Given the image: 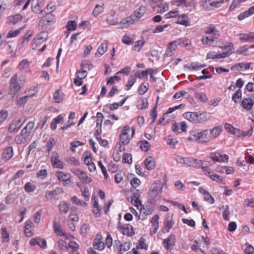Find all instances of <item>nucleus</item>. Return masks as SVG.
<instances>
[{
	"label": "nucleus",
	"mask_w": 254,
	"mask_h": 254,
	"mask_svg": "<svg viewBox=\"0 0 254 254\" xmlns=\"http://www.w3.org/2000/svg\"><path fill=\"white\" fill-rule=\"evenodd\" d=\"M147 246L145 243L144 238L141 237L140 238L139 240L138 243L137 244L136 246V249H147Z\"/></svg>",
	"instance_id": "13d9d810"
},
{
	"label": "nucleus",
	"mask_w": 254,
	"mask_h": 254,
	"mask_svg": "<svg viewBox=\"0 0 254 254\" xmlns=\"http://www.w3.org/2000/svg\"><path fill=\"white\" fill-rule=\"evenodd\" d=\"M239 39L243 42H254V32L240 33L238 35Z\"/></svg>",
	"instance_id": "f8f14e48"
},
{
	"label": "nucleus",
	"mask_w": 254,
	"mask_h": 254,
	"mask_svg": "<svg viewBox=\"0 0 254 254\" xmlns=\"http://www.w3.org/2000/svg\"><path fill=\"white\" fill-rule=\"evenodd\" d=\"M227 54L226 53H222L221 54H217L215 52L211 51L209 52L207 55V59H221L224 58L226 57Z\"/></svg>",
	"instance_id": "473e14b6"
},
{
	"label": "nucleus",
	"mask_w": 254,
	"mask_h": 254,
	"mask_svg": "<svg viewBox=\"0 0 254 254\" xmlns=\"http://www.w3.org/2000/svg\"><path fill=\"white\" fill-rule=\"evenodd\" d=\"M26 138V137L22 135V134L20 133L19 134L15 136L14 141L17 144H21L25 141Z\"/></svg>",
	"instance_id": "4d7b16f0"
},
{
	"label": "nucleus",
	"mask_w": 254,
	"mask_h": 254,
	"mask_svg": "<svg viewBox=\"0 0 254 254\" xmlns=\"http://www.w3.org/2000/svg\"><path fill=\"white\" fill-rule=\"evenodd\" d=\"M153 72L152 69L148 68L145 70L140 71L138 74V77L139 78H142L144 77H147V74Z\"/></svg>",
	"instance_id": "680f3d73"
},
{
	"label": "nucleus",
	"mask_w": 254,
	"mask_h": 254,
	"mask_svg": "<svg viewBox=\"0 0 254 254\" xmlns=\"http://www.w3.org/2000/svg\"><path fill=\"white\" fill-rule=\"evenodd\" d=\"M181 97H185L186 98H189V95L187 92H186L185 91H179V92L176 93L174 94L173 98L174 99H179Z\"/></svg>",
	"instance_id": "0e129e2a"
},
{
	"label": "nucleus",
	"mask_w": 254,
	"mask_h": 254,
	"mask_svg": "<svg viewBox=\"0 0 254 254\" xmlns=\"http://www.w3.org/2000/svg\"><path fill=\"white\" fill-rule=\"evenodd\" d=\"M163 243L166 245L165 247L167 249L174 246L175 244V235H171L168 238L164 240Z\"/></svg>",
	"instance_id": "c756f323"
},
{
	"label": "nucleus",
	"mask_w": 254,
	"mask_h": 254,
	"mask_svg": "<svg viewBox=\"0 0 254 254\" xmlns=\"http://www.w3.org/2000/svg\"><path fill=\"white\" fill-rule=\"evenodd\" d=\"M174 222L172 217L170 216L166 217L164 221V226L161 229V232L165 234L169 232L170 229L173 227Z\"/></svg>",
	"instance_id": "ddd939ff"
},
{
	"label": "nucleus",
	"mask_w": 254,
	"mask_h": 254,
	"mask_svg": "<svg viewBox=\"0 0 254 254\" xmlns=\"http://www.w3.org/2000/svg\"><path fill=\"white\" fill-rule=\"evenodd\" d=\"M21 120H18L15 122L11 123L8 128V131L10 133H12L15 131L18 130L22 124V123H21Z\"/></svg>",
	"instance_id": "cd10ccee"
},
{
	"label": "nucleus",
	"mask_w": 254,
	"mask_h": 254,
	"mask_svg": "<svg viewBox=\"0 0 254 254\" xmlns=\"http://www.w3.org/2000/svg\"><path fill=\"white\" fill-rule=\"evenodd\" d=\"M139 196L140 193L139 190H136V191L133 193V195L131 197L130 200L131 203L136 206L137 208H139L140 205H141Z\"/></svg>",
	"instance_id": "5701e85b"
},
{
	"label": "nucleus",
	"mask_w": 254,
	"mask_h": 254,
	"mask_svg": "<svg viewBox=\"0 0 254 254\" xmlns=\"http://www.w3.org/2000/svg\"><path fill=\"white\" fill-rule=\"evenodd\" d=\"M68 248H70L72 250V252L73 254H79L78 252L79 246L74 241H70L68 245Z\"/></svg>",
	"instance_id": "79ce46f5"
},
{
	"label": "nucleus",
	"mask_w": 254,
	"mask_h": 254,
	"mask_svg": "<svg viewBox=\"0 0 254 254\" xmlns=\"http://www.w3.org/2000/svg\"><path fill=\"white\" fill-rule=\"evenodd\" d=\"M178 45L175 43V41H173L169 44L168 50L167 51V55L171 56L173 51H175L177 48Z\"/></svg>",
	"instance_id": "864d4df0"
},
{
	"label": "nucleus",
	"mask_w": 254,
	"mask_h": 254,
	"mask_svg": "<svg viewBox=\"0 0 254 254\" xmlns=\"http://www.w3.org/2000/svg\"><path fill=\"white\" fill-rule=\"evenodd\" d=\"M144 163L146 165V167L148 170L153 169L155 166V160L152 156H148L145 161Z\"/></svg>",
	"instance_id": "72a5a7b5"
},
{
	"label": "nucleus",
	"mask_w": 254,
	"mask_h": 254,
	"mask_svg": "<svg viewBox=\"0 0 254 254\" xmlns=\"http://www.w3.org/2000/svg\"><path fill=\"white\" fill-rule=\"evenodd\" d=\"M107 50V44L106 43H102L98 49V53L100 56L103 55Z\"/></svg>",
	"instance_id": "bf43d9fd"
},
{
	"label": "nucleus",
	"mask_w": 254,
	"mask_h": 254,
	"mask_svg": "<svg viewBox=\"0 0 254 254\" xmlns=\"http://www.w3.org/2000/svg\"><path fill=\"white\" fill-rule=\"evenodd\" d=\"M24 190L27 192H32L35 191L36 189L35 185L30 182H27L24 186Z\"/></svg>",
	"instance_id": "a18cd8bd"
},
{
	"label": "nucleus",
	"mask_w": 254,
	"mask_h": 254,
	"mask_svg": "<svg viewBox=\"0 0 254 254\" xmlns=\"http://www.w3.org/2000/svg\"><path fill=\"white\" fill-rule=\"evenodd\" d=\"M62 189L58 188L51 191H46L45 194V199L47 200H51L56 198V197L61 193H63Z\"/></svg>",
	"instance_id": "39448f33"
},
{
	"label": "nucleus",
	"mask_w": 254,
	"mask_h": 254,
	"mask_svg": "<svg viewBox=\"0 0 254 254\" xmlns=\"http://www.w3.org/2000/svg\"><path fill=\"white\" fill-rule=\"evenodd\" d=\"M13 155V150L11 146L8 147L5 149L3 153L2 157L8 160L10 159Z\"/></svg>",
	"instance_id": "c9c22d12"
},
{
	"label": "nucleus",
	"mask_w": 254,
	"mask_h": 254,
	"mask_svg": "<svg viewBox=\"0 0 254 254\" xmlns=\"http://www.w3.org/2000/svg\"><path fill=\"white\" fill-rule=\"evenodd\" d=\"M153 8L158 12L163 13L169 9V5L166 2H160L156 5H152Z\"/></svg>",
	"instance_id": "6ab92c4d"
},
{
	"label": "nucleus",
	"mask_w": 254,
	"mask_h": 254,
	"mask_svg": "<svg viewBox=\"0 0 254 254\" xmlns=\"http://www.w3.org/2000/svg\"><path fill=\"white\" fill-rule=\"evenodd\" d=\"M192 167L199 168H201L202 170V171L205 174V172L209 173V168L207 166L206 164V162L202 161L201 160H198L196 159H194V161L193 162V166Z\"/></svg>",
	"instance_id": "6e6552de"
},
{
	"label": "nucleus",
	"mask_w": 254,
	"mask_h": 254,
	"mask_svg": "<svg viewBox=\"0 0 254 254\" xmlns=\"http://www.w3.org/2000/svg\"><path fill=\"white\" fill-rule=\"evenodd\" d=\"M18 67L22 72H27L30 70V62L26 59L23 60L19 64Z\"/></svg>",
	"instance_id": "4be33fe9"
},
{
	"label": "nucleus",
	"mask_w": 254,
	"mask_h": 254,
	"mask_svg": "<svg viewBox=\"0 0 254 254\" xmlns=\"http://www.w3.org/2000/svg\"><path fill=\"white\" fill-rule=\"evenodd\" d=\"M84 163L88 166L89 170L91 171H94L96 170L95 164L92 162L91 158V154L88 152H85L84 154Z\"/></svg>",
	"instance_id": "9d476101"
},
{
	"label": "nucleus",
	"mask_w": 254,
	"mask_h": 254,
	"mask_svg": "<svg viewBox=\"0 0 254 254\" xmlns=\"http://www.w3.org/2000/svg\"><path fill=\"white\" fill-rule=\"evenodd\" d=\"M162 189L163 184L159 181L154 182L151 185L148 192V197L150 203H154L160 198Z\"/></svg>",
	"instance_id": "f257e3e1"
},
{
	"label": "nucleus",
	"mask_w": 254,
	"mask_h": 254,
	"mask_svg": "<svg viewBox=\"0 0 254 254\" xmlns=\"http://www.w3.org/2000/svg\"><path fill=\"white\" fill-rule=\"evenodd\" d=\"M159 216L155 215L150 220V223L152 224V226L153 227V230L150 232L151 235H153L157 233L159 227Z\"/></svg>",
	"instance_id": "a211bd4d"
},
{
	"label": "nucleus",
	"mask_w": 254,
	"mask_h": 254,
	"mask_svg": "<svg viewBox=\"0 0 254 254\" xmlns=\"http://www.w3.org/2000/svg\"><path fill=\"white\" fill-rule=\"evenodd\" d=\"M45 0H33L31 4L32 11L36 13H42L41 8L44 6Z\"/></svg>",
	"instance_id": "7ed1b4c3"
},
{
	"label": "nucleus",
	"mask_w": 254,
	"mask_h": 254,
	"mask_svg": "<svg viewBox=\"0 0 254 254\" xmlns=\"http://www.w3.org/2000/svg\"><path fill=\"white\" fill-rule=\"evenodd\" d=\"M254 104L253 100L250 98H245L243 100L241 106L245 110L249 111L251 109Z\"/></svg>",
	"instance_id": "393cba45"
},
{
	"label": "nucleus",
	"mask_w": 254,
	"mask_h": 254,
	"mask_svg": "<svg viewBox=\"0 0 254 254\" xmlns=\"http://www.w3.org/2000/svg\"><path fill=\"white\" fill-rule=\"evenodd\" d=\"M25 77L24 76H20L18 80V75L15 73L11 78L9 82V92L12 97L16 95V94L22 88L23 83L25 81Z\"/></svg>",
	"instance_id": "f03ea898"
},
{
	"label": "nucleus",
	"mask_w": 254,
	"mask_h": 254,
	"mask_svg": "<svg viewBox=\"0 0 254 254\" xmlns=\"http://www.w3.org/2000/svg\"><path fill=\"white\" fill-rule=\"evenodd\" d=\"M30 244L32 246L38 245L41 248H44L46 246V241L40 238H33L30 240Z\"/></svg>",
	"instance_id": "7c9ffc66"
},
{
	"label": "nucleus",
	"mask_w": 254,
	"mask_h": 254,
	"mask_svg": "<svg viewBox=\"0 0 254 254\" xmlns=\"http://www.w3.org/2000/svg\"><path fill=\"white\" fill-rule=\"evenodd\" d=\"M71 200L72 203L75 204L78 206H85L87 205V203L85 202L78 199L76 196H73L71 198Z\"/></svg>",
	"instance_id": "49530a36"
},
{
	"label": "nucleus",
	"mask_w": 254,
	"mask_h": 254,
	"mask_svg": "<svg viewBox=\"0 0 254 254\" xmlns=\"http://www.w3.org/2000/svg\"><path fill=\"white\" fill-rule=\"evenodd\" d=\"M78 178L83 183L88 184L92 181V179L88 177L86 173L83 171L80 173L79 176Z\"/></svg>",
	"instance_id": "58836bf2"
},
{
	"label": "nucleus",
	"mask_w": 254,
	"mask_h": 254,
	"mask_svg": "<svg viewBox=\"0 0 254 254\" xmlns=\"http://www.w3.org/2000/svg\"><path fill=\"white\" fill-rule=\"evenodd\" d=\"M184 117L191 122L197 123V113L187 112L184 115Z\"/></svg>",
	"instance_id": "e433bc0d"
},
{
	"label": "nucleus",
	"mask_w": 254,
	"mask_h": 254,
	"mask_svg": "<svg viewBox=\"0 0 254 254\" xmlns=\"http://www.w3.org/2000/svg\"><path fill=\"white\" fill-rule=\"evenodd\" d=\"M130 129V127L126 126L124 127L122 133L120 135V140L122 144L126 145L129 142V138L128 136V131Z\"/></svg>",
	"instance_id": "4468645a"
},
{
	"label": "nucleus",
	"mask_w": 254,
	"mask_h": 254,
	"mask_svg": "<svg viewBox=\"0 0 254 254\" xmlns=\"http://www.w3.org/2000/svg\"><path fill=\"white\" fill-rule=\"evenodd\" d=\"M139 144L140 149L144 152H147L150 147L149 142L146 140L140 141Z\"/></svg>",
	"instance_id": "de8ad7c7"
},
{
	"label": "nucleus",
	"mask_w": 254,
	"mask_h": 254,
	"mask_svg": "<svg viewBox=\"0 0 254 254\" xmlns=\"http://www.w3.org/2000/svg\"><path fill=\"white\" fill-rule=\"evenodd\" d=\"M223 210V218L226 220H228L229 219L230 212L229 211V206L227 205L222 206L220 208Z\"/></svg>",
	"instance_id": "3c124183"
},
{
	"label": "nucleus",
	"mask_w": 254,
	"mask_h": 254,
	"mask_svg": "<svg viewBox=\"0 0 254 254\" xmlns=\"http://www.w3.org/2000/svg\"><path fill=\"white\" fill-rule=\"evenodd\" d=\"M1 234L2 242H7L9 241V234L7 231V229L5 227L2 226L1 228Z\"/></svg>",
	"instance_id": "a19ab883"
},
{
	"label": "nucleus",
	"mask_w": 254,
	"mask_h": 254,
	"mask_svg": "<svg viewBox=\"0 0 254 254\" xmlns=\"http://www.w3.org/2000/svg\"><path fill=\"white\" fill-rule=\"evenodd\" d=\"M43 41L35 37L33 39V43L32 44V48L33 50H38L39 46H40Z\"/></svg>",
	"instance_id": "e2e57ef3"
},
{
	"label": "nucleus",
	"mask_w": 254,
	"mask_h": 254,
	"mask_svg": "<svg viewBox=\"0 0 254 254\" xmlns=\"http://www.w3.org/2000/svg\"><path fill=\"white\" fill-rule=\"evenodd\" d=\"M60 211L62 214H66L69 210V206L67 203L63 202L60 205Z\"/></svg>",
	"instance_id": "603ef678"
},
{
	"label": "nucleus",
	"mask_w": 254,
	"mask_h": 254,
	"mask_svg": "<svg viewBox=\"0 0 254 254\" xmlns=\"http://www.w3.org/2000/svg\"><path fill=\"white\" fill-rule=\"evenodd\" d=\"M80 191L84 199L86 200H88L90 198V194L88 188L87 187H84L83 188H80Z\"/></svg>",
	"instance_id": "6e6d98bb"
},
{
	"label": "nucleus",
	"mask_w": 254,
	"mask_h": 254,
	"mask_svg": "<svg viewBox=\"0 0 254 254\" xmlns=\"http://www.w3.org/2000/svg\"><path fill=\"white\" fill-rule=\"evenodd\" d=\"M58 247L61 250H67L68 249V245L65 241L63 240H60L58 242Z\"/></svg>",
	"instance_id": "338daca9"
},
{
	"label": "nucleus",
	"mask_w": 254,
	"mask_h": 254,
	"mask_svg": "<svg viewBox=\"0 0 254 254\" xmlns=\"http://www.w3.org/2000/svg\"><path fill=\"white\" fill-rule=\"evenodd\" d=\"M102 236L101 234L96 235L93 242V247L95 249L102 251L105 248V244L102 241Z\"/></svg>",
	"instance_id": "423d86ee"
},
{
	"label": "nucleus",
	"mask_w": 254,
	"mask_h": 254,
	"mask_svg": "<svg viewBox=\"0 0 254 254\" xmlns=\"http://www.w3.org/2000/svg\"><path fill=\"white\" fill-rule=\"evenodd\" d=\"M107 22L108 24L112 25H115L118 23L117 18H115L113 15L108 16L107 18Z\"/></svg>",
	"instance_id": "774afa93"
},
{
	"label": "nucleus",
	"mask_w": 254,
	"mask_h": 254,
	"mask_svg": "<svg viewBox=\"0 0 254 254\" xmlns=\"http://www.w3.org/2000/svg\"><path fill=\"white\" fill-rule=\"evenodd\" d=\"M22 19V16L20 14L10 15L7 18V22L9 24L15 25Z\"/></svg>",
	"instance_id": "b1692460"
},
{
	"label": "nucleus",
	"mask_w": 254,
	"mask_h": 254,
	"mask_svg": "<svg viewBox=\"0 0 254 254\" xmlns=\"http://www.w3.org/2000/svg\"><path fill=\"white\" fill-rule=\"evenodd\" d=\"M34 126L35 124L33 122L28 123L26 126L21 131L20 133L22 134V135L27 138L30 135Z\"/></svg>",
	"instance_id": "dca6fc26"
},
{
	"label": "nucleus",
	"mask_w": 254,
	"mask_h": 254,
	"mask_svg": "<svg viewBox=\"0 0 254 254\" xmlns=\"http://www.w3.org/2000/svg\"><path fill=\"white\" fill-rule=\"evenodd\" d=\"M136 22V19H134L133 16L130 15V16L127 17L122 19L120 23V28H127L130 25L133 24Z\"/></svg>",
	"instance_id": "2eb2a0df"
},
{
	"label": "nucleus",
	"mask_w": 254,
	"mask_h": 254,
	"mask_svg": "<svg viewBox=\"0 0 254 254\" xmlns=\"http://www.w3.org/2000/svg\"><path fill=\"white\" fill-rule=\"evenodd\" d=\"M33 33L32 31H27L24 36L22 37L21 39H20L18 41L19 43H21V44H22L25 41H28L29 38L32 36Z\"/></svg>",
	"instance_id": "5fc2aeb1"
},
{
	"label": "nucleus",
	"mask_w": 254,
	"mask_h": 254,
	"mask_svg": "<svg viewBox=\"0 0 254 254\" xmlns=\"http://www.w3.org/2000/svg\"><path fill=\"white\" fill-rule=\"evenodd\" d=\"M224 128L228 131L232 133L234 135H237V132H240V130L237 129L232 127L231 125L226 123L224 125Z\"/></svg>",
	"instance_id": "8fccbe9b"
},
{
	"label": "nucleus",
	"mask_w": 254,
	"mask_h": 254,
	"mask_svg": "<svg viewBox=\"0 0 254 254\" xmlns=\"http://www.w3.org/2000/svg\"><path fill=\"white\" fill-rule=\"evenodd\" d=\"M146 12L145 7L142 6H140L131 15L134 19H136V22Z\"/></svg>",
	"instance_id": "412c9836"
},
{
	"label": "nucleus",
	"mask_w": 254,
	"mask_h": 254,
	"mask_svg": "<svg viewBox=\"0 0 254 254\" xmlns=\"http://www.w3.org/2000/svg\"><path fill=\"white\" fill-rule=\"evenodd\" d=\"M197 123L202 122L208 120L210 118L209 114L206 112L201 113H197Z\"/></svg>",
	"instance_id": "4c0bfd02"
},
{
	"label": "nucleus",
	"mask_w": 254,
	"mask_h": 254,
	"mask_svg": "<svg viewBox=\"0 0 254 254\" xmlns=\"http://www.w3.org/2000/svg\"><path fill=\"white\" fill-rule=\"evenodd\" d=\"M177 23L186 27L190 25V19L186 14H182L178 18Z\"/></svg>",
	"instance_id": "aec40b11"
},
{
	"label": "nucleus",
	"mask_w": 254,
	"mask_h": 254,
	"mask_svg": "<svg viewBox=\"0 0 254 254\" xmlns=\"http://www.w3.org/2000/svg\"><path fill=\"white\" fill-rule=\"evenodd\" d=\"M53 99L54 102L56 103H59L62 102L63 100V95L60 94V90H57L54 93Z\"/></svg>",
	"instance_id": "09e8293b"
},
{
	"label": "nucleus",
	"mask_w": 254,
	"mask_h": 254,
	"mask_svg": "<svg viewBox=\"0 0 254 254\" xmlns=\"http://www.w3.org/2000/svg\"><path fill=\"white\" fill-rule=\"evenodd\" d=\"M179 14V12L178 10H171L167 13L165 14V17L166 19L174 18L178 16Z\"/></svg>",
	"instance_id": "052dcab7"
},
{
	"label": "nucleus",
	"mask_w": 254,
	"mask_h": 254,
	"mask_svg": "<svg viewBox=\"0 0 254 254\" xmlns=\"http://www.w3.org/2000/svg\"><path fill=\"white\" fill-rule=\"evenodd\" d=\"M206 66L205 64H201L197 62H193L189 65L188 68L191 70H199V69Z\"/></svg>",
	"instance_id": "37998d69"
},
{
	"label": "nucleus",
	"mask_w": 254,
	"mask_h": 254,
	"mask_svg": "<svg viewBox=\"0 0 254 254\" xmlns=\"http://www.w3.org/2000/svg\"><path fill=\"white\" fill-rule=\"evenodd\" d=\"M222 127L220 126H216L210 130L211 136L213 137H217L221 133Z\"/></svg>",
	"instance_id": "ea45409f"
},
{
	"label": "nucleus",
	"mask_w": 254,
	"mask_h": 254,
	"mask_svg": "<svg viewBox=\"0 0 254 254\" xmlns=\"http://www.w3.org/2000/svg\"><path fill=\"white\" fill-rule=\"evenodd\" d=\"M205 174L206 175L208 176L212 180H213L214 181L220 183L222 184H225L223 179L219 175L213 173L211 171V170L210 168H209V172L207 173L206 172H205Z\"/></svg>",
	"instance_id": "bb28decb"
},
{
	"label": "nucleus",
	"mask_w": 254,
	"mask_h": 254,
	"mask_svg": "<svg viewBox=\"0 0 254 254\" xmlns=\"http://www.w3.org/2000/svg\"><path fill=\"white\" fill-rule=\"evenodd\" d=\"M189 90L190 93L193 92L194 93V97L202 102H205L208 99L207 96L204 93H198L196 92L195 89L191 88H189Z\"/></svg>",
	"instance_id": "c85d7f7f"
},
{
	"label": "nucleus",
	"mask_w": 254,
	"mask_h": 254,
	"mask_svg": "<svg viewBox=\"0 0 254 254\" xmlns=\"http://www.w3.org/2000/svg\"><path fill=\"white\" fill-rule=\"evenodd\" d=\"M55 233L60 236H64L67 238L66 233L63 230L59 222L55 221L54 223Z\"/></svg>",
	"instance_id": "a878e982"
},
{
	"label": "nucleus",
	"mask_w": 254,
	"mask_h": 254,
	"mask_svg": "<svg viewBox=\"0 0 254 254\" xmlns=\"http://www.w3.org/2000/svg\"><path fill=\"white\" fill-rule=\"evenodd\" d=\"M208 129L197 133V138L202 142H206L209 141V138L208 137Z\"/></svg>",
	"instance_id": "f704fd0d"
},
{
	"label": "nucleus",
	"mask_w": 254,
	"mask_h": 254,
	"mask_svg": "<svg viewBox=\"0 0 254 254\" xmlns=\"http://www.w3.org/2000/svg\"><path fill=\"white\" fill-rule=\"evenodd\" d=\"M210 158L216 162H227L229 157L226 154L222 155L218 152H215L210 154Z\"/></svg>",
	"instance_id": "1a4fd4ad"
},
{
	"label": "nucleus",
	"mask_w": 254,
	"mask_h": 254,
	"mask_svg": "<svg viewBox=\"0 0 254 254\" xmlns=\"http://www.w3.org/2000/svg\"><path fill=\"white\" fill-rule=\"evenodd\" d=\"M56 176L57 177L59 181L64 182L65 184H67L70 182V174L64 173L62 171H57L56 173Z\"/></svg>",
	"instance_id": "f3484780"
},
{
	"label": "nucleus",
	"mask_w": 254,
	"mask_h": 254,
	"mask_svg": "<svg viewBox=\"0 0 254 254\" xmlns=\"http://www.w3.org/2000/svg\"><path fill=\"white\" fill-rule=\"evenodd\" d=\"M52 164L54 167L56 168L63 169L64 165L59 159V155L58 152H54L51 158Z\"/></svg>",
	"instance_id": "0eeeda50"
},
{
	"label": "nucleus",
	"mask_w": 254,
	"mask_h": 254,
	"mask_svg": "<svg viewBox=\"0 0 254 254\" xmlns=\"http://www.w3.org/2000/svg\"><path fill=\"white\" fill-rule=\"evenodd\" d=\"M103 7L100 5H96L93 11V14L94 16H98L103 11Z\"/></svg>",
	"instance_id": "69168bd1"
},
{
	"label": "nucleus",
	"mask_w": 254,
	"mask_h": 254,
	"mask_svg": "<svg viewBox=\"0 0 254 254\" xmlns=\"http://www.w3.org/2000/svg\"><path fill=\"white\" fill-rule=\"evenodd\" d=\"M118 228L119 230L124 235L132 236L134 234L132 226L129 225H123L119 222Z\"/></svg>",
	"instance_id": "20e7f679"
},
{
	"label": "nucleus",
	"mask_w": 254,
	"mask_h": 254,
	"mask_svg": "<svg viewBox=\"0 0 254 254\" xmlns=\"http://www.w3.org/2000/svg\"><path fill=\"white\" fill-rule=\"evenodd\" d=\"M131 243L129 242H125L120 245V250L119 254H123L124 253L127 251L130 248Z\"/></svg>",
	"instance_id": "c03bdc74"
},
{
	"label": "nucleus",
	"mask_w": 254,
	"mask_h": 254,
	"mask_svg": "<svg viewBox=\"0 0 254 254\" xmlns=\"http://www.w3.org/2000/svg\"><path fill=\"white\" fill-rule=\"evenodd\" d=\"M252 64L251 63H241L237 64H236L233 65L231 69L233 71H239L241 70L242 71H245L250 68L251 64Z\"/></svg>",
	"instance_id": "9b49d317"
},
{
	"label": "nucleus",
	"mask_w": 254,
	"mask_h": 254,
	"mask_svg": "<svg viewBox=\"0 0 254 254\" xmlns=\"http://www.w3.org/2000/svg\"><path fill=\"white\" fill-rule=\"evenodd\" d=\"M25 28V25L15 30L9 31L6 35V38H12L18 36Z\"/></svg>",
	"instance_id": "2f4dec72"
}]
</instances>
